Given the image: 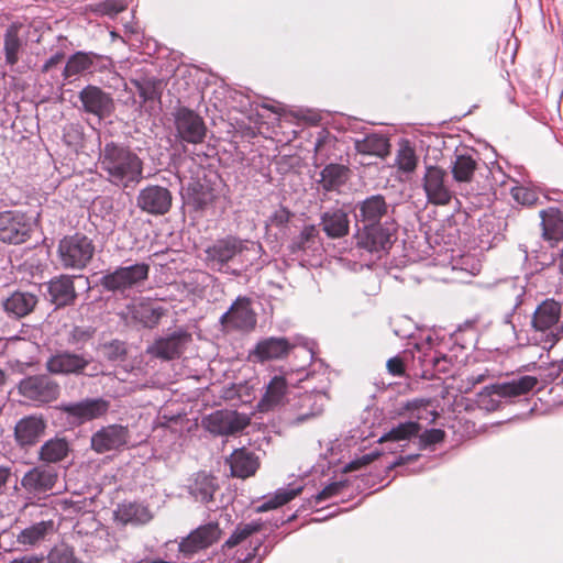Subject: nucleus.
Segmentation results:
<instances>
[{
    "label": "nucleus",
    "instance_id": "37998d69",
    "mask_svg": "<svg viewBox=\"0 0 563 563\" xmlns=\"http://www.w3.org/2000/svg\"><path fill=\"white\" fill-rule=\"evenodd\" d=\"M22 48V41L15 26H10L4 34L3 51L7 64L13 66L19 60V53Z\"/></svg>",
    "mask_w": 563,
    "mask_h": 563
},
{
    "label": "nucleus",
    "instance_id": "f257e3e1",
    "mask_svg": "<svg viewBox=\"0 0 563 563\" xmlns=\"http://www.w3.org/2000/svg\"><path fill=\"white\" fill-rule=\"evenodd\" d=\"M98 165L101 175L113 186L134 188L143 179V161L128 145L108 142L100 150Z\"/></svg>",
    "mask_w": 563,
    "mask_h": 563
},
{
    "label": "nucleus",
    "instance_id": "603ef678",
    "mask_svg": "<svg viewBox=\"0 0 563 563\" xmlns=\"http://www.w3.org/2000/svg\"><path fill=\"white\" fill-rule=\"evenodd\" d=\"M512 197L521 205L531 206L537 202V194L526 187H516L512 189Z\"/></svg>",
    "mask_w": 563,
    "mask_h": 563
},
{
    "label": "nucleus",
    "instance_id": "e2e57ef3",
    "mask_svg": "<svg viewBox=\"0 0 563 563\" xmlns=\"http://www.w3.org/2000/svg\"><path fill=\"white\" fill-rule=\"evenodd\" d=\"M398 322L400 323V327H397L395 324L394 327V333L396 336H399L401 339H405V338H411V329H412V322L407 319V318H400L398 320Z\"/></svg>",
    "mask_w": 563,
    "mask_h": 563
},
{
    "label": "nucleus",
    "instance_id": "2eb2a0df",
    "mask_svg": "<svg viewBox=\"0 0 563 563\" xmlns=\"http://www.w3.org/2000/svg\"><path fill=\"white\" fill-rule=\"evenodd\" d=\"M31 232V222L23 213L5 211L0 214V241L20 244L26 241Z\"/></svg>",
    "mask_w": 563,
    "mask_h": 563
},
{
    "label": "nucleus",
    "instance_id": "aec40b11",
    "mask_svg": "<svg viewBox=\"0 0 563 563\" xmlns=\"http://www.w3.org/2000/svg\"><path fill=\"white\" fill-rule=\"evenodd\" d=\"M130 432L126 427L110 424L101 428L91 437V448L97 453L119 450L128 444Z\"/></svg>",
    "mask_w": 563,
    "mask_h": 563
},
{
    "label": "nucleus",
    "instance_id": "58836bf2",
    "mask_svg": "<svg viewBox=\"0 0 563 563\" xmlns=\"http://www.w3.org/2000/svg\"><path fill=\"white\" fill-rule=\"evenodd\" d=\"M287 391V382L283 376H275L266 387V391L261 400L265 409H271L282 404Z\"/></svg>",
    "mask_w": 563,
    "mask_h": 563
},
{
    "label": "nucleus",
    "instance_id": "c85d7f7f",
    "mask_svg": "<svg viewBox=\"0 0 563 563\" xmlns=\"http://www.w3.org/2000/svg\"><path fill=\"white\" fill-rule=\"evenodd\" d=\"M229 463L232 476L239 478L254 475L260 466L257 456L246 449L235 450L231 454Z\"/></svg>",
    "mask_w": 563,
    "mask_h": 563
},
{
    "label": "nucleus",
    "instance_id": "69168bd1",
    "mask_svg": "<svg viewBox=\"0 0 563 563\" xmlns=\"http://www.w3.org/2000/svg\"><path fill=\"white\" fill-rule=\"evenodd\" d=\"M64 58V55L62 53H56L53 56H51L42 66V71L47 73L56 65L60 64Z\"/></svg>",
    "mask_w": 563,
    "mask_h": 563
},
{
    "label": "nucleus",
    "instance_id": "ddd939ff",
    "mask_svg": "<svg viewBox=\"0 0 563 563\" xmlns=\"http://www.w3.org/2000/svg\"><path fill=\"white\" fill-rule=\"evenodd\" d=\"M416 354H412V362L409 369L415 376L431 378L435 373L449 372V360L445 355H437L431 349L424 350V343H415Z\"/></svg>",
    "mask_w": 563,
    "mask_h": 563
},
{
    "label": "nucleus",
    "instance_id": "cd10ccee",
    "mask_svg": "<svg viewBox=\"0 0 563 563\" xmlns=\"http://www.w3.org/2000/svg\"><path fill=\"white\" fill-rule=\"evenodd\" d=\"M114 518L122 525L140 526L150 522L153 515L142 503L123 501L114 510Z\"/></svg>",
    "mask_w": 563,
    "mask_h": 563
},
{
    "label": "nucleus",
    "instance_id": "72a5a7b5",
    "mask_svg": "<svg viewBox=\"0 0 563 563\" xmlns=\"http://www.w3.org/2000/svg\"><path fill=\"white\" fill-rule=\"evenodd\" d=\"M217 478L205 472L196 474L194 481L189 485V494L203 504L212 501L213 495L218 489Z\"/></svg>",
    "mask_w": 563,
    "mask_h": 563
},
{
    "label": "nucleus",
    "instance_id": "423d86ee",
    "mask_svg": "<svg viewBox=\"0 0 563 563\" xmlns=\"http://www.w3.org/2000/svg\"><path fill=\"white\" fill-rule=\"evenodd\" d=\"M302 346L305 354L312 361L314 358V342L297 335L292 339L271 336L260 341L252 355L260 362L277 360L286 356L290 350Z\"/></svg>",
    "mask_w": 563,
    "mask_h": 563
},
{
    "label": "nucleus",
    "instance_id": "864d4df0",
    "mask_svg": "<svg viewBox=\"0 0 563 563\" xmlns=\"http://www.w3.org/2000/svg\"><path fill=\"white\" fill-rule=\"evenodd\" d=\"M518 302L514 306L510 312L506 313L504 317V324L509 328V330L512 332L515 336H517L518 332L520 331V327L522 325L521 322V314L517 311Z\"/></svg>",
    "mask_w": 563,
    "mask_h": 563
},
{
    "label": "nucleus",
    "instance_id": "e433bc0d",
    "mask_svg": "<svg viewBox=\"0 0 563 563\" xmlns=\"http://www.w3.org/2000/svg\"><path fill=\"white\" fill-rule=\"evenodd\" d=\"M476 169L477 163L468 154H456L451 165V173L457 183H470Z\"/></svg>",
    "mask_w": 563,
    "mask_h": 563
},
{
    "label": "nucleus",
    "instance_id": "dca6fc26",
    "mask_svg": "<svg viewBox=\"0 0 563 563\" xmlns=\"http://www.w3.org/2000/svg\"><path fill=\"white\" fill-rule=\"evenodd\" d=\"M245 424V418L231 410H217L202 419V427L214 435L235 434Z\"/></svg>",
    "mask_w": 563,
    "mask_h": 563
},
{
    "label": "nucleus",
    "instance_id": "2f4dec72",
    "mask_svg": "<svg viewBox=\"0 0 563 563\" xmlns=\"http://www.w3.org/2000/svg\"><path fill=\"white\" fill-rule=\"evenodd\" d=\"M542 225V235L545 240L558 242L563 238V213L554 207L539 212Z\"/></svg>",
    "mask_w": 563,
    "mask_h": 563
},
{
    "label": "nucleus",
    "instance_id": "bf43d9fd",
    "mask_svg": "<svg viewBox=\"0 0 563 563\" xmlns=\"http://www.w3.org/2000/svg\"><path fill=\"white\" fill-rule=\"evenodd\" d=\"M290 219V212L288 209L280 207L279 209L275 210L273 214L269 217V223L275 227H284L286 223H288Z\"/></svg>",
    "mask_w": 563,
    "mask_h": 563
},
{
    "label": "nucleus",
    "instance_id": "7ed1b4c3",
    "mask_svg": "<svg viewBox=\"0 0 563 563\" xmlns=\"http://www.w3.org/2000/svg\"><path fill=\"white\" fill-rule=\"evenodd\" d=\"M150 265L144 262L125 266H118L107 271L99 284L106 290L121 296H129L131 291L140 290L148 279Z\"/></svg>",
    "mask_w": 563,
    "mask_h": 563
},
{
    "label": "nucleus",
    "instance_id": "6e6d98bb",
    "mask_svg": "<svg viewBox=\"0 0 563 563\" xmlns=\"http://www.w3.org/2000/svg\"><path fill=\"white\" fill-rule=\"evenodd\" d=\"M345 484L343 482H333L327 485L321 492L316 495V503L319 504L332 496L338 495L343 488Z\"/></svg>",
    "mask_w": 563,
    "mask_h": 563
},
{
    "label": "nucleus",
    "instance_id": "20e7f679",
    "mask_svg": "<svg viewBox=\"0 0 563 563\" xmlns=\"http://www.w3.org/2000/svg\"><path fill=\"white\" fill-rule=\"evenodd\" d=\"M562 306L554 299H545L536 308L531 325L544 335V349L553 347L563 338V323L560 321Z\"/></svg>",
    "mask_w": 563,
    "mask_h": 563
},
{
    "label": "nucleus",
    "instance_id": "f3484780",
    "mask_svg": "<svg viewBox=\"0 0 563 563\" xmlns=\"http://www.w3.org/2000/svg\"><path fill=\"white\" fill-rule=\"evenodd\" d=\"M191 335L183 330L175 331L166 336L157 339L147 347V353L165 361L180 357Z\"/></svg>",
    "mask_w": 563,
    "mask_h": 563
},
{
    "label": "nucleus",
    "instance_id": "f704fd0d",
    "mask_svg": "<svg viewBox=\"0 0 563 563\" xmlns=\"http://www.w3.org/2000/svg\"><path fill=\"white\" fill-rule=\"evenodd\" d=\"M302 489L303 486L296 483H291L287 487L278 488L273 496L256 507V512H265L284 506L300 494Z\"/></svg>",
    "mask_w": 563,
    "mask_h": 563
},
{
    "label": "nucleus",
    "instance_id": "3c124183",
    "mask_svg": "<svg viewBox=\"0 0 563 563\" xmlns=\"http://www.w3.org/2000/svg\"><path fill=\"white\" fill-rule=\"evenodd\" d=\"M444 435L445 433L441 429L426 430L419 437V445L421 449H427L431 445L442 442Z\"/></svg>",
    "mask_w": 563,
    "mask_h": 563
},
{
    "label": "nucleus",
    "instance_id": "473e14b6",
    "mask_svg": "<svg viewBox=\"0 0 563 563\" xmlns=\"http://www.w3.org/2000/svg\"><path fill=\"white\" fill-rule=\"evenodd\" d=\"M350 169L342 164H329L320 173L319 184L325 191H339L347 181Z\"/></svg>",
    "mask_w": 563,
    "mask_h": 563
},
{
    "label": "nucleus",
    "instance_id": "bb28decb",
    "mask_svg": "<svg viewBox=\"0 0 563 563\" xmlns=\"http://www.w3.org/2000/svg\"><path fill=\"white\" fill-rule=\"evenodd\" d=\"M320 227L330 239H341L350 232V218L340 208L330 209L320 217Z\"/></svg>",
    "mask_w": 563,
    "mask_h": 563
},
{
    "label": "nucleus",
    "instance_id": "4d7b16f0",
    "mask_svg": "<svg viewBox=\"0 0 563 563\" xmlns=\"http://www.w3.org/2000/svg\"><path fill=\"white\" fill-rule=\"evenodd\" d=\"M104 353L107 358L117 361L125 355V349L121 342L112 341L111 343L104 345Z\"/></svg>",
    "mask_w": 563,
    "mask_h": 563
},
{
    "label": "nucleus",
    "instance_id": "a878e982",
    "mask_svg": "<svg viewBox=\"0 0 563 563\" xmlns=\"http://www.w3.org/2000/svg\"><path fill=\"white\" fill-rule=\"evenodd\" d=\"M46 428L45 421L35 416L22 418L14 428V435L20 446H32L38 442Z\"/></svg>",
    "mask_w": 563,
    "mask_h": 563
},
{
    "label": "nucleus",
    "instance_id": "49530a36",
    "mask_svg": "<svg viewBox=\"0 0 563 563\" xmlns=\"http://www.w3.org/2000/svg\"><path fill=\"white\" fill-rule=\"evenodd\" d=\"M396 164L402 173H412L418 164L415 150L408 144L401 145L397 153Z\"/></svg>",
    "mask_w": 563,
    "mask_h": 563
},
{
    "label": "nucleus",
    "instance_id": "4be33fe9",
    "mask_svg": "<svg viewBox=\"0 0 563 563\" xmlns=\"http://www.w3.org/2000/svg\"><path fill=\"white\" fill-rule=\"evenodd\" d=\"M57 481V473L48 466H35L24 474L22 487L32 494H43L51 490Z\"/></svg>",
    "mask_w": 563,
    "mask_h": 563
},
{
    "label": "nucleus",
    "instance_id": "0e129e2a",
    "mask_svg": "<svg viewBox=\"0 0 563 563\" xmlns=\"http://www.w3.org/2000/svg\"><path fill=\"white\" fill-rule=\"evenodd\" d=\"M139 96L143 99V101L154 100L156 98L155 87L150 82L141 84L135 81Z\"/></svg>",
    "mask_w": 563,
    "mask_h": 563
},
{
    "label": "nucleus",
    "instance_id": "1a4fd4ad",
    "mask_svg": "<svg viewBox=\"0 0 563 563\" xmlns=\"http://www.w3.org/2000/svg\"><path fill=\"white\" fill-rule=\"evenodd\" d=\"M421 186L428 203L446 206L453 198L448 173L437 165H426Z\"/></svg>",
    "mask_w": 563,
    "mask_h": 563
},
{
    "label": "nucleus",
    "instance_id": "4c0bfd02",
    "mask_svg": "<svg viewBox=\"0 0 563 563\" xmlns=\"http://www.w3.org/2000/svg\"><path fill=\"white\" fill-rule=\"evenodd\" d=\"M53 531L54 522L52 520H43L23 529L16 539L23 545H34Z\"/></svg>",
    "mask_w": 563,
    "mask_h": 563
},
{
    "label": "nucleus",
    "instance_id": "6ab92c4d",
    "mask_svg": "<svg viewBox=\"0 0 563 563\" xmlns=\"http://www.w3.org/2000/svg\"><path fill=\"white\" fill-rule=\"evenodd\" d=\"M90 360L82 354L60 351L46 361V369L53 375H80L89 365Z\"/></svg>",
    "mask_w": 563,
    "mask_h": 563
},
{
    "label": "nucleus",
    "instance_id": "a18cd8bd",
    "mask_svg": "<svg viewBox=\"0 0 563 563\" xmlns=\"http://www.w3.org/2000/svg\"><path fill=\"white\" fill-rule=\"evenodd\" d=\"M319 236V231L316 225L310 224L306 225L300 234L292 241L291 249L292 251H306L312 249L317 243V239Z\"/></svg>",
    "mask_w": 563,
    "mask_h": 563
},
{
    "label": "nucleus",
    "instance_id": "c756f323",
    "mask_svg": "<svg viewBox=\"0 0 563 563\" xmlns=\"http://www.w3.org/2000/svg\"><path fill=\"white\" fill-rule=\"evenodd\" d=\"M37 297L27 291H14L2 303L4 311L15 318H22L33 311Z\"/></svg>",
    "mask_w": 563,
    "mask_h": 563
},
{
    "label": "nucleus",
    "instance_id": "de8ad7c7",
    "mask_svg": "<svg viewBox=\"0 0 563 563\" xmlns=\"http://www.w3.org/2000/svg\"><path fill=\"white\" fill-rule=\"evenodd\" d=\"M262 526V522L257 521L238 526L231 537L227 540L225 545L229 548L238 545L252 533L260 531Z\"/></svg>",
    "mask_w": 563,
    "mask_h": 563
},
{
    "label": "nucleus",
    "instance_id": "0eeeda50",
    "mask_svg": "<svg viewBox=\"0 0 563 563\" xmlns=\"http://www.w3.org/2000/svg\"><path fill=\"white\" fill-rule=\"evenodd\" d=\"M358 227L355 239L356 245L373 254H380L390 249L396 231L393 221L384 224H356Z\"/></svg>",
    "mask_w": 563,
    "mask_h": 563
},
{
    "label": "nucleus",
    "instance_id": "9d476101",
    "mask_svg": "<svg viewBox=\"0 0 563 563\" xmlns=\"http://www.w3.org/2000/svg\"><path fill=\"white\" fill-rule=\"evenodd\" d=\"M220 323L227 330L250 332L257 323L256 313L252 309L249 297H238L230 309L220 317Z\"/></svg>",
    "mask_w": 563,
    "mask_h": 563
},
{
    "label": "nucleus",
    "instance_id": "4468645a",
    "mask_svg": "<svg viewBox=\"0 0 563 563\" xmlns=\"http://www.w3.org/2000/svg\"><path fill=\"white\" fill-rule=\"evenodd\" d=\"M173 195L166 187L148 185L136 196V206L151 216H164L169 212Z\"/></svg>",
    "mask_w": 563,
    "mask_h": 563
},
{
    "label": "nucleus",
    "instance_id": "6e6552de",
    "mask_svg": "<svg viewBox=\"0 0 563 563\" xmlns=\"http://www.w3.org/2000/svg\"><path fill=\"white\" fill-rule=\"evenodd\" d=\"M537 383L538 379L534 376L525 375L508 382L486 386L484 391L479 394L478 402L487 410H494L497 408V402L489 399L492 396L500 398L518 397L533 389Z\"/></svg>",
    "mask_w": 563,
    "mask_h": 563
},
{
    "label": "nucleus",
    "instance_id": "9b49d317",
    "mask_svg": "<svg viewBox=\"0 0 563 563\" xmlns=\"http://www.w3.org/2000/svg\"><path fill=\"white\" fill-rule=\"evenodd\" d=\"M391 206L380 195H371L355 203L353 212L356 224H384L390 219Z\"/></svg>",
    "mask_w": 563,
    "mask_h": 563
},
{
    "label": "nucleus",
    "instance_id": "a19ab883",
    "mask_svg": "<svg viewBox=\"0 0 563 563\" xmlns=\"http://www.w3.org/2000/svg\"><path fill=\"white\" fill-rule=\"evenodd\" d=\"M95 55L91 53L77 52L71 55L65 67L63 75L65 78H70L82 74L84 71L90 70L93 64Z\"/></svg>",
    "mask_w": 563,
    "mask_h": 563
},
{
    "label": "nucleus",
    "instance_id": "774afa93",
    "mask_svg": "<svg viewBox=\"0 0 563 563\" xmlns=\"http://www.w3.org/2000/svg\"><path fill=\"white\" fill-rule=\"evenodd\" d=\"M260 547H261V542L254 548L253 553H249L243 561L238 562V563H260L261 559L256 558V552Z\"/></svg>",
    "mask_w": 563,
    "mask_h": 563
},
{
    "label": "nucleus",
    "instance_id": "79ce46f5",
    "mask_svg": "<svg viewBox=\"0 0 563 563\" xmlns=\"http://www.w3.org/2000/svg\"><path fill=\"white\" fill-rule=\"evenodd\" d=\"M324 402H325V395L323 393L316 391V393L306 395L302 398V406L309 407V410L299 413L292 420V423H296V424L302 423V422L309 420L310 418H314V417L319 416L323 411Z\"/></svg>",
    "mask_w": 563,
    "mask_h": 563
},
{
    "label": "nucleus",
    "instance_id": "a211bd4d",
    "mask_svg": "<svg viewBox=\"0 0 563 563\" xmlns=\"http://www.w3.org/2000/svg\"><path fill=\"white\" fill-rule=\"evenodd\" d=\"M20 393L35 401L48 402L57 398L58 385L45 375L30 376L21 380Z\"/></svg>",
    "mask_w": 563,
    "mask_h": 563
},
{
    "label": "nucleus",
    "instance_id": "13d9d810",
    "mask_svg": "<svg viewBox=\"0 0 563 563\" xmlns=\"http://www.w3.org/2000/svg\"><path fill=\"white\" fill-rule=\"evenodd\" d=\"M125 8L126 4L123 1L107 0L100 4L99 11L103 14L112 16L119 12H122Z\"/></svg>",
    "mask_w": 563,
    "mask_h": 563
},
{
    "label": "nucleus",
    "instance_id": "b1692460",
    "mask_svg": "<svg viewBox=\"0 0 563 563\" xmlns=\"http://www.w3.org/2000/svg\"><path fill=\"white\" fill-rule=\"evenodd\" d=\"M79 98L84 109L98 118L107 117L113 108L111 97L95 86L84 88L79 93Z\"/></svg>",
    "mask_w": 563,
    "mask_h": 563
},
{
    "label": "nucleus",
    "instance_id": "052dcab7",
    "mask_svg": "<svg viewBox=\"0 0 563 563\" xmlns=\"http://www.w3.org/2000/svg\"><path fill=\"white\" fill-rule=\"evenodd\" d=\"M482 265L479 261L473 258L470 255H464L461 258V269L468 272L471 275L475 276L481 272Z\"/></svg>",
    "mask_w": 563,
    "mask_h": 563
},
{
    "label": "nucleus",
    "instance_id": "8fccbe9b",
    "mask_svg": "<svg viewBox=\"0 0 563 563\" xmlns=\"http://www.w3.org/2000/svg\"><path fill=\"white\" fill-rule=\"evenodd\" d=\"M93 335V331L87 327H74L67 335V343L75 347H82Z\"/></svg>",
    "mask_w": 563,
    "mask_h": 563
},
{
    "label": "nucleus",
    "instance_id": "f03ea898",
    "mask_svg": "<svg viewBox=\"0 0 563 563\" xmlns=\"http://www.w3.org/2000/svg\"><path fill=\"white\" fill-rule=\"evenodd\" d=\"M262 250L258 242L227 235L206 249V263L211 269L239 275L260 258Z\"/></svg>",
    "mask_w": 563,
    "mask_h": 563
},
{
    "label": "nucleus",
    "instance_id": "412c9836",
    "mask_svg": "<svg viewBox=\"0 0 563 563\" xmlns=\"http://www.w3.org/2000/svg\"><path fill=\"white\" fill-rule=\"evenodd\" d=\"M221 530L216 522L198 527L187 538L179 543V552L185 556L194 554L202 549L210 547L220 537Z\"/></svg>",
    "mask_w": 563,
    "mask_h": 563
},
{
    "label": "nucleus",
    "instance_id": "5fc2aeb1",
    "mask_svg": "<svg viewBox=\"0 0 563 563\" xmlns=\"http://www.w3.org/2000/svg\"><path fill=\"white\" fill-rule=\"evenodd\" d=\"M408 353L405 352L402 357L395 356L387 361V369L393 376H402L405 374Z\"/></svg>",
    "mask_w": 563,
    "mask_h": 563
},
{
    "label": "nucleus",
    "instance_id": "39448f33",
    "mask_svg": "<svg viewBox=\"0 0 563 563\" xmlns=\"http://www.w3.org/2000/svg\"><path fill=\"white\" fill-rule=\"evenodd\" d=\"M96 251L93 241L85 234L64 236L58 244V260L65 269H82L92 260Z\"/></svg>",
    "mask_w": 563,
    "mask_h": 563
},
{
    "label": "nucleus",
    "instance_id": "338daca9",
    "mask_svg": "<svg viewBox=\"0 0 563 563\" xmlns=\"http://www.w3.org/2000/svg\"><path fill=\"white\" fill-rule=\"evenodd\" d=\"M42 562H43V556L31 554V555H23L19 559H14V560H12L11 563H42Z\"/></svg>",
    "mask_w": 563,
    "mask_h": 563
},
{
    "label": "nucleus",
    "instance_id": "7c9ffc66",
    "mask_svg": "<svg viewBox=\"0 0 563 563\" xmlns=\"http://www.w3.org/2000/svg\"><path fill=\"white\" fill-rule=\"evenodd\" d=\"M389 141L382 133H366L363 137L354 139L357 153L384 157L389 153Z\"/></svg>",
    "mask_w": 563,
    "mask_h": 563
},
{
    "label": "nucleus",
    "instance_id": "f8f14e48",
    "mask_svg": "<svg viewBox=\"0 0 563 563\" xmlns=\"http://www.w3.org/2000/svg\"><path fill=\"white\" fill-rule=\"evenodd\" d=\"M176 136L186 143L199 144L202 143L207 126L203 119L194 110L188 108H179L175 114Z\"/></svg>",
    "mask_w": 563,
    "mask_h": 563
},
{
    "label": "nucleus",
    "instance_id": "c9c22d12",
    "mask_svg": "<svg viewBox=\"0 0 563 563\" xmlns=\"http://www.w3.org/2000/svg\"><path fill=\"white\" fill-rule=\"evenodd\" d=\"M69 443L62 438L46 441L40 449V460L45 463H58L69 453Z\"/></svg>",
    "mask_w": 563,
    "mask_h": 563
},
{
    "label": "nucleus",
    "instance_id": "ea45409f",
    "mask_svg": "<svg viewBox=\"0 0 563 563\" xmlns=\"http://www.w3.org/2000/svg\"><path fill=\"white\" fill-rule=\"evenodd\" d=\"M128 309L131 318L145 328L155 327L162 317V312L158 309L147 303L133 305L128 307Z\"/></svg>",
    "mask_w": 563,
    "mask_h": 563
},
{
    "label": "nucleus",
    "instance_id": "09e8293b",
    "mask_svg": "<svg viewBox=\"0 0 563 563\" xmlns=\"http://www.w3.org/2000/svg\"><path fill=\"white\" fill-rule=\"evenodd\" d=\"M48 563H76L74 551L66 544L54 547L47 554Z\"/></svg>",
    "mask_w": 563,
    "mask_h": 563
},
{
    "label": "nucleus",
    "instance_id": "c03bdc74",
    "mask_svg": "<svg viewBox=\"0 0 563 563\" xmlns=\"http://www.w3.org/2000/svg\"><path fill=\"white\" fill-rule=\"evenodd\" d=\"M420 426L417 422L408 421L399 423L393 428L388 433L380 438V442H399L409 439L411 435L417 434Z\"/></svg>",
    "mask_w": 563,
    "mask_h": 563
},
{
    "label": "nucleus",
    "instance_id": "680f3d73",
    "mask_svg": "<svg viewBox=\"0 0 563 563\" xmlns=\"http://www.w3.org/2000/svg\"><path fill=\"white\" fill-rule=\"evenodd\" d=\"M335 139L330 135L328 132H320L318 139L314 143V150L318 154L322 155L328 145H333Z\"/></svg>",
    "mask_w": 563,
    "mask_h": 563
},
{
    "label": "nucleus",
    "instance_id": "393cba45",
    "mask_svg": "<svg viewBox=\"0 0 563 563\" xmlns=\"http://www.w3.org/2000/svg\"><path fill=\"white\" fill-rule=\"evenodd\" d=\"M76 277L59 275L47 283V294L52 303L64 307L74 303L77 295L74 286Z\"/></svg>",
    "mask_w": 563,
    "mask_h": 563
},
{
    "label": "nucleus",
    "instance_id": "5701e85b",
    "mask_svg": "<svg viewBox=\"0 0 563 563\" xmlns=\"http://www.w3.org/2000/svg\"><path fill=\"white\" fill-rule=\"evenodd\" d=\"M110 402L103 398H87L65 406V411L79 421H89L104 416Z\"/></svg>",
    "mask_w": 563,
    "mask_h": 563
}]
</instances>
